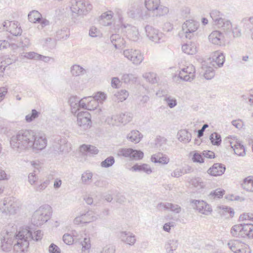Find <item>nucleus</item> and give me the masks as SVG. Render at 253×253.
<instances>
[{"instance_id": "nucleus-1", "label": "nucleus", "mask_w": 253, "mask_h": 253, "mask_svg": "<svg viewBox=\"0 0 253 253\" xmlns=\"http://www.w3.org/2000/svg\"><path fill=\"white\" fill-rule=\"evenodd\" d=\"M34 131L32 130H22L12 136L10 145L12 148L19 151L31 148L32 141L34 138Z\"/></svg>"}, {"instance_id": "nucleus-2", "label": "nucleus", "mask_w": 253, "mask_h": 253, "mask_svg": "<svg viewBox=\"0 0 253 253\" xmlns=\"http://www.w3.org/2000/svg\"><path fill=\"white\" fill-rule=\"evenodd\" d=\"M33 239L32 232L27 228L20 231L15 235V242L13 246L14 253H26L29 241Z\"/></svg>"}, {"instance_id": "nucleus-3", "label": "nucleus", "mask_w": 253, "mask_h": 253, "mask_svg": "<svg viewBox=\"0 0 253 253\" xmlns=\"http://www.w3.org/2000/svg\"><path fill=\"white\" fill-rule=\"evenodd\" d=\"M51 207L49 205L40 207L34 213L31 221L36 226H40L49 220L51 215Z\"/></svg>"}, {"instance_id": "nucleus-4", "label": "nucleus", "mask_w": 253, "mask_h": 253, "mask_svg": "<svg viewBox=\"0 0 253 253\" xmlns=\"http://www.w3.org/2000/svg\"><path fill=\"white\" fill-rule=\"evenodd\" d=\"M179 63V71L178 78L184 82H191L195 78L196 69L195 67L189 63L184 62Z\"/></svg>"}, {"instance_id": "nucleus-5", "label": "nucleus", "mask_w": 253, "mask_h": 253, "mask_svg": "<svg viewBox=\"0 0 253 253\" xmlns=\"http://www.w3.org/2000/svg\"><path fill=\"white\" fill-rule=\"evenodd\" d=\"M74 17L86 15L92 9V5L88 1L73 0L70 7Z\"/></svg>"}, {"instance_id": "nucleus-6", "label": "nucleus", "mask_w": 253, "mask_h": 253, "mask_svg": "<svg viewBox=\"0 0 253 253\" xmlns=\"http://www.w3.org/2000/svg\"><path fill=\"white\" fill-rule=\"evenodd\" d=\"M77 125V131L82 134L90 128L91 125V116L87 111H83L78 113Z\"/></svg>"}, {"instance_id": "nucleus-7", "label": "nucleus", "mask_w": 253, "mask_h": 253, "mask_svg": "<svg viewBox=\"0 0 253 253\" xmlns=\"http://www.w3.org/2000/svg\"><path fill=\"white\" fill-rule=\"evenodd\" d=\"M17 209L16 201L12 197L5 198L0 202V211L4 215L14 214Z\"/></svg>"}, {"instance_id": "nucleus-8", "label": "nucleus", "mask_w": 253, "mask_h": 253, "mask_svg": "<svg viewBox=\"0 0 253 253\" xmlns=\"http://www.w3.org/2000/svg\"><path fill=\"white\" fill-rule=\"evenodd\" d=\"M125 57L136 66L139 65L144 60V56L141 51L134 49H127L123 51Z\"/></svg>"}, {"instance_id": "nucleus-9", "label": "nucleus", "mask_w": 253, "mask_h": 253, "mask_svg": "<svg viewBox=\"0 0 253 253\" xmlns=\"http://www.w3.org/2000/svg\"><path fill=\"white\" fill-rule=\"evenodd\" d=\"M132 118L131 113L126 112L112 115L107 120L108 123L113 126H119L121 124H126L130 122Z\"/></svg>"}, {"instance_id": "nucleus-10", "label": "nucleus", "mask_w": 253, "mask_h": 253, "mask_svg": "<svg viewBox=\"0 0 253 253\" xmlns=\"http://www.w3.org/2000/svg\"><path fill=\"white\" fill-rule=\"evenodd\" d=\"M199 27V23L193 20L186 21L182 25V29L187 39H191Z\"/></svg>"}, {"instance_id": "nucleus-11", "label": "nucleus", "mask_w": 253, "mask_h": 253, "mask_svg": "<svg viewBox=\"0 0 253 253\" xmlns=\"http://www.w3.org/2000/svg\"><path fill=\"white\" fill-rule=\"evenodd\" d=\"M34 135L35 136L32 141L31 148L37 150H42L45 148L47 142L45 135L43 133L34 131Z\"/></svg>"}, {"instance_id": "nucleus-12", "label": "nucleus", "mask_w": 253, "mask_h": 253, "mask_svg": "<svg viewBox=\"0 0 253 253\" xmlns=\"http://www.w3.org/2000/svg\"><path fill=\"white\" fill-rule=\"evenodd\" d=\"M228 246L235 253H251L249 246L239 240H232L228 243Z\"/></svg>"}, {"instance_id": "nucleus-13", "label": "nucleus", "mask_w": 253, "mask_h": 253, "mask_svg": "<svg viewBox=\"0 0 253 253\" xmlns=\"http://www.w3.org/2000/svg\"><path fill=\"white\" fill-rule=\"evenodd\" d=\"M145 29L147 37L152 42L158 43L163 40L164 35L158 29L150 25H147Z\"/></svg>"}, {"instance_id": "nucleus-14", "label": "nucleus", "mask_w": 253, "mask_h": 253, "mask_svg": "<svg viewBox=\"0 0 253 253\" xmlns=\"http://www.w3.org/2000/svg\"><path fill=\"white\" fill-rule=\"evenodd\" d=\"M191 206L194 209H196L199 212L209 215L212 211L211 206L204 201L192 200L190 201Z\"/></svg>"}, {"instance_id": "nucleus-15", "label": "nucleus", "mask_w": 253, "mask_h": 253, "mask_svg": "<svg viewBox=\"0 0 253 253\" xmlns=\"http://www.w3.org/2000/svg\"><path fill=\"white\" fill-rule=\"evenodd\" d=\"M54 149L62 154H67L71 150V144L66 138H61L55 143Z\"/></svg>"}, {"instance_id": "nucleus-16", "label": "nucleus", "mask_w": 253, "mask_h": 253, "mask_svg": "<svg viewBox=\"0 0 253 253\" xmlns=\"http://www.w3.org/2000/svg\"><path fill=\"white\" fill-rule=\"evenodd\" d=\"M248 227L249 226L248 225V223L235 225L231 229V234L234 237L245 238Z\"/></svg>"}, {"instance_id": "nucleus-17", "label": "nucleus", "mask_w": 253, "mask_h": 253, "mask_svg": "<svg viewBox=\"0 0 253 253\" xmlns=\"http://www.w3.org/2000/svg\"><path fill=\"white\" fill-rule=\"evenodd\" d=\"M15 242V236L13 237L11 234L6 233L1 239V249L5 252L11 251Z\"/></svg>"}, {"instance_id": "nucleus-18", "label": "nucleus", "mask_w": 253, "mask_h": 253, "mask_svg": "<svg viewBox=\"0 0 253 253\" xmlns=\"http://www.w3.org/2000/svg\"><path fill=\"white\" fill-rule=\"evenodd\" d=\"M229 143L230 144L231 147L234 150L235 154L242 157L246 155L245 149L244 145L239 141H237L236 137L229 140Z\"/></svg>"}, {"instance_id": "nucleus-19", "label": "nucleus", "mask_w": 253, "mask_h": 253, "mask_svg": "<svg viewBox=\"0 0 253 253\" xmlns=\"http://www.w3.org/2000/svg\"><path fill=\"white\" fill-rule=\"evenodd\" d=\"M9 25V28L6 29V31H9L12 35L15 36L21 35L22 30L17 22L5 21L3 23V26L6 27Z\"/></svg>"}, {"instance_id": "nucleus-20", "label": "nucleus", "mask_w": 253, "mask_h": 253, "mask_svg": "<svg viewBox=\"0 0 253 253\" xmlns=\"http://www.w3.org/2000/svg\"><path fill=\"white\" fill-rule=\"evenodd\" d=\"M151 161L155 164L159 163L166 165L169 162L170 159L167 155L159 152L152 155Z\"/></svg>"}, {"instance_id": "nucleus-21", "label": "nucleus", "mask_w": 253, "mask_h": 253, "mask_svg": "<svg viewBox=\"0 0 253 253\" xmlns=\"http://www.w3.org/2000/svg\"><path fill=\"white\" fill-rule=\"evenodd\" d=\"M225 170V166L224 165L216 163L208 169V172L211 175L217 176L223 174Z\"/></svg>"}, {"instance_id": "nucleus-22", "label": "nucleus", "mask_w": 253, "mask_h": 253, "mask_svg": "<svg viewBox=\"0 0 253 253\" xmlns=\"http://www.w3.org/2000/svg\"><path fill=\"white\" fill-rule=\"evenodd\" d=\"M143 137V135L137 130H132L127 134V139L135 144L139 143Z\"/></svg>"}, {"instance_id": "nucleus-23", "label": "nucleus", "mask_w": 253, "mask_h": 253, "mask_svg": "<svg viewBox=\"0 0 253 253\" xmlns=\"http://www.w3.org/2000/svg\"><path fill=\"white\" fill-rule=\"evenodd\" d=\"M120 237L122 241L129 245H134L136 241L135 236L132 233L126 231L121 232Z\"/></svg>"}, {"instance_id": "nucleus-24", "label": "nucleus", "mask_w": 253, "mask_h": 253, "mask_svg": "<svg viewBox=\"0 0 253 253\" xmlns=\"http://www.w3.org/2000/svg\"><path fill=\"white\" fill-rule=\"evenodd\" d=\"M188 182L197 190L202 189L206 186L202 179L199 177H192L188 180Z\"/></svg>"}, {"instance_id": "nucleus-25", "label": "nucleus", "mask_w": 253, "mask_h": 253, "mask_svg": "<svg viewBox=\"0 0 253 253\" xmlns=\"http://www.w3.org/2000/svg\"><path fill=\"white\" fill-rule=\"evenodd\" d=\"M181 49L183 52L187 54L193 55L197 52V45L195 42H193L183 44Z\"/></svg>"}, {"instance_id": "nucleus-26", "label": "nucleus", "mask_w": 253, "mask_h": 253, "mask_svg": "<svg viewBox=\"0 0 253 253\" xmlns=\"http://www.w3.org/2000/svg\"><path fill=\"white\" fill-rule=\"evenodd\" d=\"M110 40L116 49L123 47L125 44L124 39L118 34H113L110 37Z\"/></svg>"}, {"instance_id": "nucleus-27", "label": "nucleus", "mask_w": 253, "mask_h": 253, "mask_svg": "<svg viewBox=\"0 0 253 253\" xmlns=\"http://www.w3.org/2000/svg\"><path fill=\"white\" fill-rule=\"evenodd\" d=\"M222 34L218 31H213L209 36V41L213 44L220 45L221 43Z\"/></svg>"}, {"instance_id": "nucleus-28", "label": "nucleus", "mask_w": 253, "mask_h": 253, "mask_svg": "<svg viewBox=\"0 0 253 253\" xmlns=\"http://www.w3.org/2000/svg\"><path fill=\"white\" fill-rule=\"evenodd\" d=\"M84 223H89L96 220L97 219V216L95 213L91 211H88L85 212L81 213Z\"/></svg>"}, {"instance_id": "nucleus-29", "label": "nucleus", "mask_w": 253, "mask_h": 253, "mask_svg": "<svg viewBox=\"0 0 253 253\" xmlns=\"http://www.w3.org/2000/svg\"><path fill=\"white\" fill-rule=\"evenodd\" d=\"M121 81L125 84H133L137 81V77L132 73H123L121 78Z\"/></svg>"}, {"instance_id": "nucleus-30", "label": "nucleus", "mask_w": 253, "mask_h": 253, "mask_svg": "<svg viewBox=\"0 0 253 253\" xmlns=\"http://www.w3.org/2000/svg\"><path fill=\"white\" fill-rule=\"evenodd\" d=\"M213 63V66H215V64L217 67H220L223 66L225 61V57L222 53L215 52L212 57Z\"/></svg>"}, {"instance_id": "nucleus-31", "label": "nucleus", "mask_w": 253, "mask_h": 253, "mask_svg": "<svg viewBox=\"0 0 253 253\" xmlns=\"http://www.w3.org/2000/svg\"><path fill=\"white\" fill-rule=\"evenodd\" d=\"M127 36L131 41H137L139 39V33L137 28L129 26L127 31Z\"/></svg>"}, {"instance_id": "nucleus-32", "label": "nucleus", "mask_w": 253, "mask_h": 253, "mask_svg": "<svg viewBox=\"0 0 253 253\" xmlns=\"http://www.w3.org/2000/svg\"><path fill=\"white\" fill-rule=\"evenodd\" d=\"M178 140L183 143H188L191 139V134L187 130L183 129L179 131L178 133Z\"/></svg>"}, {"instance_id": "nucleus-33", "label": "nucleus", "mask_w": 253, "mask_h": 253, "mask_svg": "<svg viewBox=\"0 0 253 253\" xmlns=\"http://www.w3.org/2000/svg\"><path fill=\"white\" fill-rule=\"evenodd\" d=\"M70 72L73 76L78 77L85 74V70L81 66L75 64L70 69Z\"/></svg>"}, {"instance_id": "nucleus-34", "label": "nucleus", "mask_w": 253, "mask_h": 253, "mask_svg": "<svg viewBox=\"0 0 253 253\" xmlns=\"http://www.w3.org/2000/svg\"><path fill=\"white\" fill-rule=\"evenodd\" d=\"M131 169L133 171H143L147 174H150L152 173V170L150 167V166L147 164H143L141 165H139L138 164L134 165L132 168Z\"/></svg>"}, {"instance_id": "nucleus-35", "label": "nucleus", "mask_w": 253, "mask_h": 253, "mask_svg": "<svg viewBox=\"0 0 253 253\" xmlns=\"http://www.w3.org/2000/svg\"><path fill=\"white\" fill-rule=\"evenodd\" d=\"M28 17L30 22L33 23H40L42 18V14L38 11L33 10L29 13Z\"/></svg>"}, {"instance_id": "nucleus-36", "label": "nucleus", "mask_w": 253, "mask_h": 253, "mask_svg": "<svg viewBox=\"0 0 253 253\" xmlns=\"http://www.w3.org/2000/svg\"><path fill=\"white\" fill-rule=\"evenodd\" d=\"M93 173L87 170L84 172L81 176V182L84 185H89L92 182Z\"/></svg>"}, {"instance_id": "nucleus-37", "label": "nucleus", "mask_w": 253, "mask_h": 253, "mask_svg": "<svg viewBox=\"0 0 253 253\" xmlns=\"http://www.w3.org/2000/svg\"><path fill=\"white\" fill-rule=\"evenodd\" d=\"M113 13L111 11L104 12L100 16L101 23L105 26H109L111 24V20L113 17Z\"/></svg>"}, {"instance_id": "nucleus-38", "label": "nucleus", "mask_w": 253, "mask_h": 253, "mask_svg": "<svg viewBox=\"0 0 253 253\" xmlns=\"http://www.w3.org/2000/svg\"><path fill=\"white\" fill-rule=\"evenodd\" d=\"M178 242L177 240H169L165 244V248L168 253H173L178 247Z\"/></svg>"}, {"instance_id": "nucleus-39", "label": "nucleus", "mask_w": 253, "mask_h": 253, "mask_svg": "<svg viewBox=\"0 0 253 253\" xmlns=\"http://www.w3.org/2000/svg\"><path fill=\"white\" fill-rule=\"evenodd\" d=\"M242 187L246 190L253 192V176H249L244 179Z\"/></svg>"}, {"instance_id": "nucleus-40", "label": "nucleus", "mask_w": 253, "mask_h": 253, "mask_svg": "<svg viewBox=\"0 0 253 253\" xmlns=\"http://www.w3.org/2000/svg\"><path fill=\"white\" fill-rule=\"evenodd\" d=\"M167 139L161 136H158L155 139V146L160 150H164L166 148Z\"/></svg>"}, {"instance_id": "nucleus-41", "label": "nucleus", "mask_w": 253, "mask_h": 253, "mask_svg": "<svg viewBox=\"0 0 253 253\" xmlns=\"http://www.w3.org/2000/svg\"><path fill=\"white\" fill-rule=\"evenodd\" d=\"M160 4V0H145L146 8L149 11H155Z\"/></svg>"}, {"instance_id": "nucleus-42", "label": "nucleus", "mask_w": 253, "mask_h": 253, "mask_svg": "<svg viewBox=\"0 0 253 253\" xmlns=\"http://www.w3.org/2000/svg\"><path fill=\"white\" fill-rule=\"evenodd\" d=\"M210 16L214 22V24L216 26L220 24V22H221L222 20L223 19V18H222L223 15L222 13L217 10H212L210 13Z\"/></svg>"}, {"instance_id": "nucleus-43", "label": "nucleus", "mask_w": 253, "mask_h": 253, "mask_svg": "<svg viewBox=\"0 0 253 253\" xmlns=\"http://www.w3.org/2000/svg\"><path fill=\"white\" fill-rule=\"evenodd\" d=\"M128 92L126 89H122L118 91L114 94V98L115 101L118 102H123L126 100L128 96Z\"/></svg>"}, {"instance_id": "nucleus-44", "label": "nucleus", "mask_w": 253, "mask_h": 253, "mask_svg": "<svg viewBox=\"0 0 253 253\" xmlns=\"http://www.w3.org/2000/svg\"><path fill=\"white\" fill-rule=\"evenodd\" d=\"M141 7L137 5H131L128 9L127 15L129 17L136 19V18L133 16V15L140 14L141 12Z\"/></svg>"}, {"instance_id": "nucleus-45", "label": "nucleus", "mask_w": 253, "mask_h": 253, "mask_svg": "<svg viewBox=\"0 0 253 253\" xmlns=\"http://www.w3.org/2000/svg\"><path fill=\"white\" fill-rule=\"evenodd\" d=\"M80 151L81 152H87L92 154H97L99 151L98 149L93 146L83 145L80 147Z\"/></svg>"}, {"instance_id": "nucleus-46", "label": "nucleus", "mask_w": 253, "mask_h": 253, "mask_svg": "<svg viewBox=\"0 0 253 253\" xmlns=\"http://www.w3.org/2000/svg\"><path fill=\"white\" fill-rule=\"evenodd\" d=\"M143 77L150 83L154 84L158 82L157 75L152 72L145 73L143 75Z\"/></svg>"}, {"instance_id": "nucleus-47", "label": "nucleus", "mask_w": 253, "mask_h": 253, "mask_svg": "<svg viewBox=\"0 0 253 253\" xmlns=\"http://www.w3.org/2000/svg\"><path fill=\"white\" fill-rule=\"evenodd\" d=\"M149 11V10H148L147 8L145 9L141 7L140 14L138 15L137 14L136 15H133V16L135 17L137 20H147L149 18L150 16Z\"/></svg>"}, {"instance_id": "nucleus-48", "label": "nucleus", "mask_w": 253, "mask_h": 253, "mask_svg": "<svg viewBox=\"0 0 253 253\" xmlns=\"http://www.w3.org/2000/svg\"><path fill=\"white\" fill-rule=\"evenodd\" d=\"M217 26L218 28H222L225 32H228L231 29L233 25L230 21L223 19L222 22H220V24H218Z\"/></svg>"}, {"instance_id": "nucleus-49", "label": "nucleus", "mask_w": 253, "mask_h": 253, "mask_svg": "<svg viewBox=\"0 0 253 253\" xmlns=\"http://www.w3.org/2000/svg\"><path fill=\"white\" fill-rule=\"evenodd\" d=\"M87 99L86 110H94L98 106V102L91 96H88Z\"/></svg>"}, {"instance_id": "nucleus-50", "label": "nucleus", "mask_w": 253, "mask_h": 253, "mask_svg": "<svg viewBox=\"0 0 253 253\" xmlns=\"http://www.w3.org/2000/svg\"><path fill=\"white\" fill-rule=\"evenodd\" d=\"M164 100L166 102L167 105L170 108H174L177 104L176 98L169 95H168V96H166Z\"/></svg>"}, {"instance_id": "nucleus-51", "label": "nucleus", "mask_w": 253, "mask_h": 253, "mask_svg": "<svg viewBox=\"0 0 253 253\" xmlns=\"http://www.w3.org/2000/svg\"><path fill=\"white\" fill-rule=\"evenodd\" d=\"M82 253H89L91 245L90 239L88 238H84V241L82 242Z\"/></svg>"}, {"instance_id": "nucleus-52", "label": "nucleus", "mask_w": 253, "mask_h": 253, "mask_svg": "<svg viewBox=\"0 0 253 253\" xmlns=\"http://www.w3.org/2000/svg\"><path fill=\"white\" fill-rule=\"evenodd\" d=\"M210 139L211 143L214 145L218 146L221 142L220 135L216 132L212 133L210 136Z\"/></svg>"}, {"instance_id": "nucleus-53", "label": "nucleus", "mask_w": 253, "mask_h": 253, "mask_svg": "<svg viewBox=\"0 0 253 253\" xmlns=\"http://www.w3.org/2000/svg\"><path fill=\"white\" fill-rule=\"evenodd\" d=\"M133 149L131 148H122L118 150L117 155L119 156L129 157L130 158Z\"/></svg>"}, {"instance_id": "nucleus-54", "label": "nucleus", "mask_w": 253, "mask_h": 253, "mask_svg": "<svg viewBox=\"0 0 253 253\" xmlns=\"http://www.w3.org/2000/svg\"><path fill=\"white\" fill-rule=\"evenodd\" d=\"M50 183L49 179H46L40 184H37L35 187L34 189L36 192H42L48 186Z\"/></svg>"}, {"instance_id": "nucleus-55", "label": "nucleus", "mask_w": 253, "mask_h": 253, "mask_svg": "<svg viewBox=\"0 0 253 253\" xmlns=\"http://www.w3.org/2000/svg\"><path fill=\"white\" fill-rule=\"evenodd\" d=\"M115 159L113 156H110L101 163V166L102 168H107L114 165L115 163Z\"/></svg>"}, {"instance_id": "nucleus-56", "label": "nucleus", "mask_w": 253, "mask_h": 253, "mask_svg": "<svg viewBox=\"0 0 253 253\" xmlns=\"http://www.w3.org/2000/svg\"><path fill=\"white\" fill-rule=\"evenodd\" d=\"M40 112L37 111L35 109H33L31 112V114H28L26 116L25 120L26 122L30 123L32 122L35 119L39 117L40 115Z\"/></svg>"}, {"instance_id": "nucleus-57", "label": "nucleus", "mask_w": 253, "mask_h": 253, "mask_svg": "<svg viewBox=\"0 0 253 253\" xmlns=\"http://www.w3.org/2000/svg\"><path fill=\"white\" fill-rule=\"evenodd\" d=\"M23 58H26L29 59L38 60L40 54L35 52H29L25 53H21L20 55Z\"/></svg>"}, {"instance_id": "nucleus-58", "label": "nucleus", "mask_w": 253, "mask_h": 253, "mask_svg": "<svg viewBox=\"0 0 253 253\" xmlns=\"http://www.w3.org/2000/svg\"><path fill=\"white\" fill-rule=\"evenodd\" d=\"M224 193V191L220 189H217L211 192L209 197L210 199L220 198Z\"/></svg>"}, {"instance_id": "nucleus-59", "label": "nucleus", "mask_w": 253, "mask_h": 253, "mask_svg": "<svg viewBox=\"0 0 253 253\" xmlns=\"http://www.w3.org/2000/svg\"><path fill=\"white\" fill-rule=\"evenodd\" d=\"M156 16H163L168 13L169 12V9L165 6L160 5L158 7V8L156 9L155 11H153Z\"/></svg>"}, {"instance_id": "nucleus-60", "label": "nucleus", "mask_w": 253, "mask_h": 253, "mask_svg": "<svg viewBox=\"0 0 253 253\" xmlns=\"http://www.w3.org/2000/svg\"><path fill=\"white\" fill-rule=\"evenodd\" d=\"M215 73L212 67H208L204 74L205 78L207 80H211L214 76Z\"/></svg>"}, {"instance_id": "nucleus-61", "label": "nucleus", "mask_w": 253, "mask_h": 253, "mask_svg": "<svg viewBox=\"0 0 253 253\" xmlns=\"http://www.w3.org/2000/svg\"><path fill=\"white\" fill-rule=\"evenodd\" d=\"M231 30L234 38H240L242 36L241 29L239 26L233 25Z\"/></svg>"}, {"instance_id": "nucleus-62", "label": "nucleus", "mask_w": 253, "mask_h": 253, "mask_svg": "<svg viewBox=\"0 0 253 253\" xmlns=\"http://www.w3.org/2000/svg\"><path fill=\"white\" fill-rule=\"evenodd\" d=\"M143 153L141 151L133 149V152H132V154L130 156V159L135 160H140L143 158Z\"/></svg>"}, {"instance_id": "nucleus-63", "label": "nucleus", "mask_w": 253, "mask_h": 253, "mask_svg": "<svg viewBox=\"0 0 253 253\" xmlns=\"http://www.w3.org/2000/svg\"><path fill=\"white\" fill-rule=\"evenodd\" d=\"M63 240L67 245H72L74 242V237L71 233H66L63 236Z\"/></svg>"}, {"instance_id": "nucleus-64", "label": "nucleus", "mask_w": 253, "mask_h": 253, "mask_svg": "<svg viewBox=\"0 0 253 253\" xmlns=\"http://www.w3.org/2000/svg\"><path fill=\"white\" fill-rule=\"evenodd\" d=\"M114 247L111 245H107L104 247L99 253H115Z\"/></svg>"}]
</instances>
